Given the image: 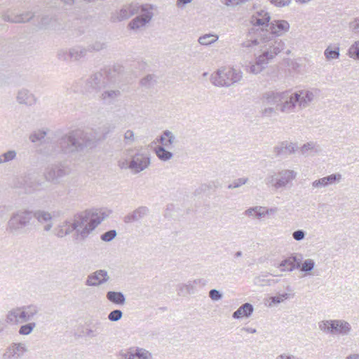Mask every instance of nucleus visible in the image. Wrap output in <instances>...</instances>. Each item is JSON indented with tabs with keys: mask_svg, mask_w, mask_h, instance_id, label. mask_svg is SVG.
Masks as SVG:
<instances>
[{
	"mask_svg": "<svg viewBox=\"0 0 359 359\" xmlns=\"http://www.w3.org/2000/svg\"><path fill=\"white\" fill-rule=\"evenodd\" d=\"M155 6L151 4H142L131 2L123 5L119 10L111 14L110 20L112 22H121L129 19L134 15L138 14L128 25V28L137 31L149 24L154 16Z\"/></svg>",
	"mask_w": 359,
	"mask_h": 359,
	"instance_id": "obj_1",
	"label": "nucleus"
},
{
	"mask_svg": "<svg viewBox=\"0 0 359 359\" xmlns=\"http://www.w3.org/2000/svg\"><path fill=\"white\" fill-rule=\"evenodd\" d=\"M96 142L97 138L93 133L77 129L59 139L57 146L60 151L76 157L86 150L94 147Z\"/></svg>",
	"mask_w": 359,
	"mask_h": 359,
	"instance_id": "obj_2",
	"label": "nucleus"
},
{
	"mask_svg": "<svg viewBox=\"0 0 359 359\" xmlns=\"http://www.w3.org/2000/svg\"><path fill=\"white\" fill-rule=\"evenodd\" d=\"M260 36L259 61L269 64L285 48V42L274 36H268L267 32L262 29L257 33Z\"/></svg>",
	"mask_w": 359,
	"mask_h": 359,
	"instance_id": "obj_3",
	"label": "nucleus"
},
{
	"mask_svg": "<svg viewBox=\"0 0 359 359\" xmlns=\"http://www.w3.org/2000/svg\"><path fill=\"white\" fill-rule=\"evenodd\" d=\"M105 217L100 218L90 211H85L75 215L74 224L77 228L76 239L85 240L89 234L101 223Z\"/></svg>",
	"mask_w": 359,
	"mask_h": 359,
	"instance_id": "obj_4",
	"label": "nucleus"
},
{
	"mask_svg": "<svg viewBox=\"0 0 359 359\" xmlns=\"http://www.w3.org/2000/svg\"><path fill=\"white\" fill-rule=\"evenodd\" d=\"M297 173L292 170H281L277 172H269L264 180L265 184L275 190L285 189L292 186V181Z\"/></svg>",
	"mask_w": 359,
	"mask_h": 359,
	"instance_id": "obj_5",
	"label": "nucleus"
},
{
	"mask_svg": "<svg viewBox=\"0 0 359 359\" xmlns=\"http://www.w3.org/2000/svg\"><path fill=\"white\" fill-rule=\"evenodd\" d=\"M32 211L20 210L12 214L7 223L6 230L13 234L19 235L26 232V227L31 224Z\"/></svg>",
	"mask_w": 359,
	"mask_h": 359,
	"instance_id": "obj_6",
	"label": "nucleus"
},
{
	"mask_svg": "<svg viewBox=\"0 0 359 359\" xmlns=\"http://www.w3.org/2000/svg\"><path fill=\"white\" fill-rule=\"evenodd\" d=\"M242 78L240 72L232 68L218 69L215 74L212 75V83L216 86L229 87L239 81Z\"/></svg>",
	"mask_w": 359,
	"mask_h": 359,
	"instance_id": "obj_7",
	"label": "nucleus"
},
{
	"mask_svg": "<svg viewBox=\"0 0 359 359\" xmlns=\"http://www.w3.org/2000/svg\"><path fill=\"white\" fill-rule=\"evenodd\" d=\"M318 327L321 331L325 333L342 335L348 334L351 329V325L343 320H322L318 323Z\"/></svg>",
	"mask_w": 359,
	"mask_h": 359,
	"instance_id": "obj_8",
	"label": "nucleus"
},
{
	"mask_svg": "<svg viewBox=\"0 0 359 359\" xmlns=\"http://www.w3.org/2000/svg\"><path fill=\"white\" fill-rule=\"evenodd\" d=\"M69 173L70 168L65 163H60L48 167L44 175L48 181L56 184L61 178Z\"/></svg>",
	"mask_w": 359,
	"mask_h": 359,
	"instance_id": "obj_9",
	"label": "nucleus"
},
{
	"mask_svg": "<svg viewBox=\"0 0 359 359\" xmlns=\"http://www.w3.org/2000/svg\"><path fill=\"white\" fill-rule=\"evenodd\" d=\"M283 99L281 98L278 109L286 114H290L294 111V109L298 104L299 96L296 92L291 93L290 90L282 91Z\"/></svg>",
	"mask_w": 359,
	"mask_h": 359,
	"instance_id": "obj_10",
	"label": "nucleus"
},
{
	"mask_svg": "<svg viewBox=\"0 0 359 359\" xmlns=\"http://www.w3.org/2000/svg\"><path fill=\"white\" fill-rule=\"evenodd\" d=\"M106 86V78L102 72H96L86 81L85 90L87 93L100 92Z\"/></svg>",
	"mask_w": 359,
	"mask_h": 359,
	"instance_id": "obj_11",
	"label": "nucleus"
},
{
	"mask_svg": "<svg viewBox=\"0 0 359 359\" xmlns=\"http://www.w3.org/2000/svg\"><path fill=\"white\" fill-rule=\"evenodd\" d=\"M27 351L24 343L13 342L5 349L2 359H21Z\"/></svg>",
	"mask_w": 359,
	"mask_h": 359,
	"instance_id": "obj_12",
	"label": "nucleus"
},
{
	"mask_svg": "<svg viewBox=\"0 0 359 359\" xmlns=\"http://www.w3.org/2000/svg\"><path fill=\"white\" fill-rule=\"evenodd\" d=\"M150 164V158L147 154L136 153L130 160V170L136 174L145 170Z\"/></svg>",
	"mask_w": 359,
	"mask_h": 359,
	"instance_id": "obj_13",
	"label": "nucleus"
},
{
	"mask_svg": "<svg viewBox=\"0 0 359 359\" xmlns=\"http://www.w3.org/2000/svg\"><path fill=\"white\" fill-rule=\"evenodd\" d=\"M303 256L301 254L293 253L290 256L283 259L278 265L280 271L291 272L296 269H299Z\"/></svg>",
	"mask_w": 359,
	"mask_h": 359,
	"instance_id": "obj_14",
	"label": "nucleus"
},
{
	"mask_svg": "<svg viewBox=\"0 0 359 359\" xmlns=\"http://www.w3.org/2000/svg\"><path fill=\"white\" fill-rule=\"evenodd\" d=\"M34 15V13L31 11L17 15L7 10L3 13L1 18L4 21L11 23H25L32 20Z\"/></svg>",
	"mask_w": 359,
	"mask_h": 359,
	"instance_id": "obj_15",
	"label": "nucleus"
},
{
	"mask_svg": "<svg viewBox=\"0 0 359 359\" xmlns=\"http://www.w3.org/2000/svg\"><path fill=\"white\" fill-rule=\"evenodd\" d=\"M103 91L99 95L100 100L103 104L110 105L118 101L121 96V90L118 88H110L105 86Z\"/></svg>",
	"mask_w": 359,
	"mask_h": 359,
	"instance_id": "obj_16",
	"label": "nucleus"
},
{
	"mask_svg": "<svg viewBox=\"0 0 359 359\" xmlns=\"http://www.w3.org/2000/svg\"><path fill=\"white\" fill-rule=\"evenodd\" d=\"M269 28V29L264 30V32H267V35L278 38L289 30L290 25L286 20H273L270 22Z\"/></svg>",
	"mask_w": 359,
	"mask_h": 359,
	"instance_id": "obj_17",
	"label": "nucleus"
},
{
	"mask_svg": "<svg viewBox=\"0 0 359 359\" xmlns=\"http://www.w3.org/2000/svg\"><path fill=\"white\" fill-rule=\"evenodd\" d=\"M109 279L107 271L100 269L88 275L85 283L87 286H98L105 283Z\"/></svg>",
	"mask_w": 359,
	"mask_h": 359,
	"instance_id": "obj_18",
	"label": "nucleus"
},
{
	"mask_svg": "<svg viewBox=\"0 0 359 359\" xmlns=\"http://www.w3.org/2000/svg\"><path fill=\"white\" fill-rule=\"evenodd\" d=\"M198 284L205 285L204 279H195L189 280L187 283H180L177 286V294L182 297H186L188 294H194L196 291V285Z\"/></svg>",
	"mask_w": 359,
	"mask_h": 359,
	"instance_id": "obj_19",
	"label": "nucleus"
},
{
	"mask_svg": "<svg viewBox=\"0 0 359 359\" xmlns=\"http://www.w3.org/2000/svg\"><path fill=\"white\" fill-rule=\"evenodd\" d=\"M297 148L298 147L295 143L283 141L274 147L273 153L276 156L286 157L294 153Z\"/></svg>",
	"mask_w": 359,
	"mask_h": 359,
	"instance_id": "obj_20",
	"label": "nucleus"
},
{
	"mask_svg": "<svg viewBox=\"0 0 359 359\" xmlns=\"http://www.w3.org/2000/svg\"><path fill=\"white\" fill-rule=\"evenodd\" d=\"M149 214V209L147 206H140L133 211L129 212L123 217L126 224L140 222Z\"/></svg>",
	"mask_w": 359,
	"mask_h": 359,
	"instance_id": "obj_21",
	"label": "nucleus"
},
{
	"mask_svg": "<svg viewBox=\"0 0 359 359\" xmlns=\"http://www.w3.org/2000/svg\"><path fill=\"white\" fill-rule=\"evenodd\" d=\"M259 32V29L250 28L248 32L246 40L241 43V47L251 51L255 46H260V36L257 34Z\"/></svg>",
	"mask_w": 359,
	"mask_h": 359,
	"instance_id": "obj_22",
	"label": "nucleus"
},
{
	"mask_svg": "<svg viewBox=\"0 0 359 359\" xmlns=\"http://www.w3.org/2000/svg\"><path fill=\"white\" fill-rule=\"evenodd\" d=\"M6 321L13 325L27 322L22 307H17L10 310L6 315Z\"/></svg>",
	"mask_w": 359,
	"mask_h": 359,
	"instance_id": "obj_23",
	"label": "nucleus"
},
{
	"mask_svg": "<svg viewBox=\"0 0 359 359\" xmlns=\"http://www.w3.org/2000/svg\"><path fill=\"white\" fill-rule=\"evenodd\" d=\"M34 217L39 223L40 224H46L44 226V231H49L53 227L52 215L45 210H37L35 211H32V218Z\"/></svg>",
	"mask_w": 359,
	"mask_h": 359,
	"instance_id": "obj_24",
	"label": "nucleus"
},
{
	"mask_svg": "<svg viewBox=\"0 0 359 359\" xmlns=\"http://www.w3.org/2000/svg\"><path fill=\"white\" fill-rule=\"evenodd\" d=\"M282 92L270 90L262 94V101L263 104L276 105L278 109L281 98L283 99Z\"/></svg>",
	"mask_w": 359,
	"mask_h": 359,
	"instance_id": "obj_25",
	"label": "nucleus"
},
{
	"mask_svg": "<svg viewBox=\"0 0 359 359\" xmlns=\"http://www.w3.org/2000/svg\"><path fill=\"white\" fill-rule=\"evenodd\" d=\"M341 180V175L340 173H334L330 175L316 180L312 182V187L314 188L326 187L330 184L339 182Z\"/></svg>",
	"mask_w": 359,
	"mask_h": 359,
	"instance_id": "obj_26",
	"label": "nucleus"
},
{
	"mask_svg": "<svg viewBox=\"0 0 359 359\" xmlns=\"http://www.w3.org/2000/svg\"><path fill=\"white\" fill-rule=\"evenodd\" d=\"M107 48L108 42L107 39L102 35L96 36L87 46L89 53L100 52L107 49Z\"/></svg>",
	"mask_w": 359,
	"mask_h": 359,
	"instance_id": "obj_27",
	"label": "nucleus"
},
{
	"mask_svg": "<svg viewBox=\"0 0 359 359\" xmlns=\"http://www.w3.org/2000/svg\"><path fill=\"white\" fill-rule=\"evenodd\" d=\"M270 15L269 13H264L262 18H259L257 15H252L250 20V22L253 25L252 27L256 29H259V30H266L264 27H269L270 25Z\"/></svg>",
	"mask_w": 359,
	"mask_h": 359,
	"instance_id": "obj_28",
	"label": "nucleus"
},
{
	"mask_svg": "<svg viewBox=\"0 0 359 359\" xmlns=\"http://www.w3.org/2000/svg\"><path fill=\"white\" fill-rule=\"evenodd\" d=\"M16 99L19 104H23L29 106L35 104L36 102V98L34 95L27 89L20 90L18 93Z\"/></svg>",
	"mask_w": 359,
	"mask_h": 359,
	"instance_id": "obj_29",
	"label": "nucleus"
},
{
	"mask_svg": "<svg viewBox=\"0 0 359 359\" xmlns=\"http://www.w3.org/2000/svg\"><path fill=\"white\" fill-rule=\"evenodd\" d=\"M296 93L299 96L297 103L301 109L307 107L314 98L313 93L309 90H299Z\"/></svg>",
	"mask_w": 359,
	"mask_h": 359,
	"instance_id": "obj_30",
	"label": "nucleus"
},
{
	"mask_svg": "<svg viewBox=\"0 0 359 359\" xmlns=\"http://www.w3.org/2000/svg\"><path fill=\"white\" fill-rule=\"evenodd\" d=\"M253 311L254 308L251 304L245 303L233 313L232 317L235 319H240L243 317L249 318Z\"/></svg>",
	"mask_w": 359,
	"mask_h": 359,
	"instance_id": "obj_31",
	"label": "nucleus"
},
{
	"mask_svg": "<svg viewBox=\"0 0 359 359\" xmlns=\"http://www.w3.org/2000/svg\"><path fill=\"white\" fill-rule=\"evenodd\" d=\"M89 53L87 47L82 46H76L70 48V54L72 55V60L78 61L86 57L87 53Z\"/></svg>",
	"mask_w": 359,
	"mask_h": 359,
	"instance_id": "obj_32",
	"label": "nucleus"
},
{
	"mask_svg": "<svg viewBox=\"0 0 359 359\" xmlns=\"http://www.w3.org/2000/svg\"><path fill=\"white\" fill-rule=\"evenodd\" d=\"M107 299L113 304L123 305L126 302V297L123 292L109 291L106 294Z\"/></svg>",
	"mask_w": 359,
	"mask_h": 359,
	"instance_id": "obj_33",
	"label": "nucleus"
},
{
	"mask_svg": "<svg viewBox=\"0 0 359 359\" xmlns=\"http://www.w3.org/2000/svg\"><path fill=\"white\" fill-rule=\"evenodd\" d=\"M25 183L27 186L32 188L34 190L38 189L43 184V182L40 179V176L37 174H32L27 177L25 180Z\"/></svg>",
	"mask_w": 359,
	"mask_h": 359,
	"instance_id": "obj_34",
	"label": "nucleus"
},
{
	"mask_svg": "<svg viewBox=\"0 0 359 359\" xmlns=\"http://www.w3.org/2000/svg\"><path fill=\"white\" fill-rule=\"evenodd\" d=\"M327 60L338 59L339 57V47L337 45H330L327 47L324 52Z\"/></svg>",
	"mask_w": 359,
	"mask_h": 359,
	"instance_id": "obj_35",
	"label": "nucleus"
},
{
	"mask_svg": "<svg viewBox=\"0 0 359 359\" xmlns=\"http://www.w3.org/2000/svg\"><path fill=\"white\" fill-rule=\"evenodd\" d=\"M155 152L158 158L163 161H167L171 159L173 156V154L163 146H158L155 149Z\"/></svg>",
	"mask_w": 359,
	"mask_h": 359,
	"instance_id": "obj_36",
	"label": "nucleus"
},
{
	"mask_svg": "<svg viewBox=\"0 0 359 359\" xmlns=\"http://www.w3.org/2000/svg\"><path fill=\"white\" fill-rule=\"evenodd\" d=\"M135 359H153L152 353L143 348L133 347Z\"/></svg>",
	"mask_w": 359,
	"mask_h": 359,
	"instance_id": "obj_37",
	"label": "nucleus"
},
{
	"mask_svg": "<svg viewBox=\"0 0 359 359\" xmlns=\"http://www.w3.org/2000/svg\"><path fill=\"white\" fill-rule=\"evenodd\" d=\"M219 39V36L216 34H206L200 36L198 41L203 46H208L216 42Z\"/></svg>",
	"mask_w": 359,
	"mask_h": 359,
	"instance_id": "obj_38",
	"label": "nucleus"
},
{
	"mask_svg": "<svg viewBox=\"0 0 359 359\" xmlns=\"http://www.w3.org/2000/svg\"><path fill=\"white\" fill-rule=\"evenodd\" d=\"M263 209L264 208L262 206H255L250 208L245 211L244 214L249 217L260 218L265 215V213L264 212H262Z\"/></svg>",
	"mask_w": 359,
	"mask_h": 359,
	"instance_id": "obj_39",
	"label": "nucleus"
},
{
	"mask_svg": "<svg viewBox=\"0 0 359 359\" xmlns=\"http://www.w3.org/2000/svg\"><path fill=\"white\" fill-rule=\"evenodd\" d=\"M267 63H263L261 61H259V57L257 56L256 57L255 63L253 65H250L248 67V69L250 73L257 74L260 73L267 66Z\"/></svg>",
	"mask_w": 359,
	"mask_h": 359,
	"instance_id": "obj_40",
	"label": "nucleus"
},
{
	"mask_svg": "<svg viewBox=\"0 0 359 359\" xmlns=\"http://www.w3.org/2000/svg\"><path fill=\"white\" fill-rule=\"evenodd\" d=\"M156 83V77L154 74H148L140 81L141 86L146 88H151L154 87Z\"/></svg>",
	"mask_w": 359,
	"mask_h": 359,
	"instance_id": "obj_41",
	"label": "nucleus"
},
{
	"mask_svg": "<svg viewBox=\"0 0 359 359\" xmlns=\"http://www.w3.org/2000/svg\"><path fill=\"white\" fill-rule=\"evenodd\" d=\"M27 322L30 320L39 312V308L36 305L30 304L22 306Z\"/></svg>",
	"mask_w": 359,
	"mask_h": 359,
	"instance_id": "obj_42",
	"label": "nucleus"
},
{
	"mask_svg": "<svg viewBox=\"0 0 359 359\" xmlns=\"http://www.w3.org/2000/svg\"><path fill=\"white\" fill-rule=\"evenodd\" d=\"M17 156V152L15 150H9L0 155V164L10 162L14 160Z\"/></svg>",
	"mask_w": 359,
	"mask_h": 359,
	"instance_id": "obj_43",
	"label": "nucleus"
},
{
	"mask_svg": "<svg viewBox=\"0 0 359 359\" xmlns=\"http://www.w3.org/2000/svg\"><path fill=\"white\" fill-rule=\"evenodd\" d=\"M315 267V262L311 259H307L304 261L302 264L300 265V270L306 272L310 273L313 270Z\"/></svg>",
	"mask_w": 359,
	"mask_h": 359,
	"instance_id": "obj_44",
	"label": "nucleus"
},
{
	"mask_svg": "<svg viewBox=\"0 0 359 359\" xmlns=\"http://www.w3.org/2000/svg\"><path fill=\"white\" fill-rule=\"evenodd\" d=\"M348 54L350 57L359 60V41H355L351 46L348 50Z\"/></svg>",
	"mask_w": 359,
	"mask_h": 359,
	"instance_id": "obj_45",
	"label": "nucleus"
},
{
	"mask_svg": "<svg viewBox=\"0 0 359 359\" xmlns=\"http://www.w3.org/2000/svg\"><path fill=\"white\" fill-rule=\"evenodd\" d=\"M36 327L35 323H29L23 325H21L19 329V334L21 335H28Z\"/></svg>",
	"mask_w": 359,
	"mask_h": 359,
	"instance_id": "obj_46",
	"label": "nucleus"
},
{
	"mask_svg": "<svg viewBox=\"0 0 359 359\" xmlns=\"http://www.w3.org/2000/svg\"><path fill=\"white\" fill-rule=\"evenodd\" d=\"M164 135L167 136L164 147L168 149H171L172 144L175 142V136L171 131L168 130H164Z\"/></svg>",
	"mask_w": 359,
	"mask_h": 359,
	"instance_id": "obj_47",
	"label": "nucleus"
},
{
	"mask_svg": "<svg viewBox=\"0 0 359 359\" xmlns=\"http://www.w3.org/2000/svg\"><path fill=\"white\" fill-rule=\"evenodd\" d=\"M117 235V232L116 230L112 229L109 230L108 231H106L105 233H102L100 236V238L102 241L104 242H110Z\"/></svg>",
	"mask_w": 359,
	"mask_h": 359,
	"instance_id": "obj_48",
	"label": "nucleus"
},
{
	"mask_svg": "<svg viewBox=\"0 0 359 359\" xmlns=\"http://www.w3.org/2000/svg\"><path fill=\"white\" fill-rule=\"evenodd\" d=\"M46 133L43 130H39L32 133L29 136V140L32 142H36L41 140L45 137Z\"/></svg>",
	"mask_w": 359,
	"mask_h": 359,
	"instance_id": "obj_49",
	"label": "nucleus"
},
{
	"mask_svg": "<svg viewBox=\"0 0 359 359\" xmlns=\"http://www.w3.org/2000/svg\"><path fill=\"white\" fill-rule=\"evenodd\" d=\"M135 142V134L133 130H127L124 134V143L126 145H131Z\"/></svg>",
	"mask_w": 359,
	"mask_h": 359,
	"instance_id": "obj_50",
	"label": "nucleus"
},
{
	"mask_svg": "<svg viewBox=\"0 0 359 359\" xmlns=\"http://www.w3.org/2000/svg\"><path fill=\"white\" fill-rule=\"evenodd\" d=\"M123 312L119 309H115L111 311L108 315V319L111 322H116L121 319Z\"/></svg>",
	"mask_w": 359,
	"mask_h": 359,
	"instance_id": "obj_51",
	"label": "nucleus"
},
{
	"mask_svg": "<svg viewBox=\"0 0 359 359\" xmlns=\"http://www.w3.org/2000/svg\"><path fill=\"white\" fill-rule=\"evenodd\" d=\"M248 178H238L235 180L233 183L228 185V189H232L235 188H238L241 185L245 184L248 182Z\"/></svg>",
	"mask_w": 359,
	"mask_h": 359,
	"instance_id": "obj_52",
	"label": "nucleus"
},
{
	"mask_svg": "<svg viewBox=\"0 0 359 359\" xmlns=\"http://www.w3.org/2000/svg\"><path fill=\"white\" fill-rule=\"evenodd\" d=\"M57 57L59 60L63 61L72 60V55L70 54V49L67 50H61L57 53Z\"/></svg>",
	"mask_w": 359,
	"mask_h": 359,
	"instance_id": "obj_53",
	"label": "nucleus"
},
{
	"mask_svg": "<svg viewBox=\"0 0 359 359\" xmlns=\"http://www.w3.org/2000/svg\"><path fill=\"white\" fill-rule=\"evenodd\" d=\"M315 144L313 142H308L306 144H304L301 147V153L303 155H309V151H312L314 149Z\"/></svg>",
	"mask_w": 359,
	"mask_h": 359,
	"instance_id": "obj_54",
	"label": "nucleus"
},
{
	"mask_svg": "<svg viewBox=\"0 0 359 359\" xmlns=\"http://www.w3.org/2000/svg\"><path fill=\"white\" fill-rule=\"evenodd\" d=\"M209 297L213 301H219L222 298V293L217 289H212L209 292Z\"/></svg>",
	"mask_w": 359,
	"mask_h": 359,
	"instance_id": "obj_55",
	"label": "nucleus"
},
{
	"mask_svg": "<svg viewBox=\"0 0 359 359\" xmlns=\"http://www.w3.org/2000/svg\"><path fill=\"white\" fill-rule=\"evenodd\" d=\"M119 356L121 359H135L133 353V347L130 348L126 352L123 351L119 352Z\"/></svg>",
	"mask_w": 359,
	"mask_h": 359,
	"instance_id": "obj_56",
	"label": "nucleus"
},
{
	"mask_svg": "<svg viewBox=\"0 0 359 359\" xmlns=\"http://www.w3.org/2000/svg\"><path fill=\"white\" fill-rule=\"evenodd\" d=\"M305 236H306V232L302 229L294 231L292 233V237L297 241H302L305 238Z\"/></svg>",
	"mask_w": 359,
	"mask_h": 359,
	"instance_id": "obj_57",
	"label": "nucleus"
},
{
	"mask_svg": "<svg viewBox=\"0 0 359 359\" xmlns=\"http://www.w3.org/2000/svg\"><path fill=\"white\" fill-rule=\"evenodd\" d=\"M53 20H55V19H53L52 17H50L48 15H43L41 18V21L39 22L40 27H46L50 25Z\"/></svg>",
	"mask_w": 359,
	"mask_h": 359,
	"instance_id": "obj_58",
	"label": "nucleus"
},
{
	"mask_svg": "<svg viewBox=\"0 0 359 359\" xmlns=\"http://www.w3.org/2000/svg\"><path fill=\"white\" fill-rule=\"evenodd\" d=\"M262 117H270L273 114H276V109L274 107H265L260 111Z\"/></svg>",
	"mask_w": 359,
	"mask_h": 359,
	"instance_id": "obj_59",
	"label": "nucleus"
},
{
	"mask_svg": "<svg viewBox=\"0 0 359 359\" xmlns=\"http://www.w3.org/2000/svg\"><path fill=\"white\" fill-rule=\"evenodd\" d=\"M272 4L278 7H285L288 6L292 0H269Z\"/></svg>",
	"mask_w": 359,
	"mask_h": 359,
	"instance_id": "obj_60",
	"label": "nucleus"
},
{
	"mask_svg": "<svg viewBox=\"0 0 359 359\" xmlns=\"http://www.w3.org/2000/svg\"><path fill=\"white\" fill-rule=\"evenodd\" d=\"M118 165L121 169L130 170V161H128L126 158H121L118 161Z\"/></svg>",
	"mask_w": 359,
	"mask_h": 359,
	"instance_id": "obj_61",
	"label": "nucleus"
},
{
	"mask_svg": "<svg viewBox=\"0 0 359 359\" xmlns=\"http://www.w3.org/2000/svg\"><path fill=\"white\" fill-rule=\"evenodd\" d=\"M221 1L226 6L234 7L240 4L239 0H221Z\"/></svg>",
	"mask_w": 359,
	"mask_h": 359,
	"instance_id": "obj_62",
	"label": "nucleus"
},
{
	"mask_svg": "<svg viewBox=\"0 0 359 359\" xmlns=\"http://www.w3.org/2000/svg\"><path fill=\"white\" fill-rule=\"evenodd\" d=\"M193 0H177L176 6L178 8H183L185 6L189 3H191Z\"/></svg>",
	"mask_w": 359,
	"mask_h": 359,
	"instance_id": "obj_63",
	"label": "nucleus"
},
{
	"mask_svg": "<svg viewBox=\"0 0 359 359\" xmlns=\"http://www.w3.org/2000/svg\"><path fill=\"white\" fill-rule=\"evenodd\" d=\"M85 335L88 337L93 338L97 335V333L96 332V330H93L91 328H89V329H86Z\"/></svg>",
	"mask_w": 359,
	"mask_h": 359,
	"instance_id": "obj_64",
	"label": "nucleus"
}]
</instances>
